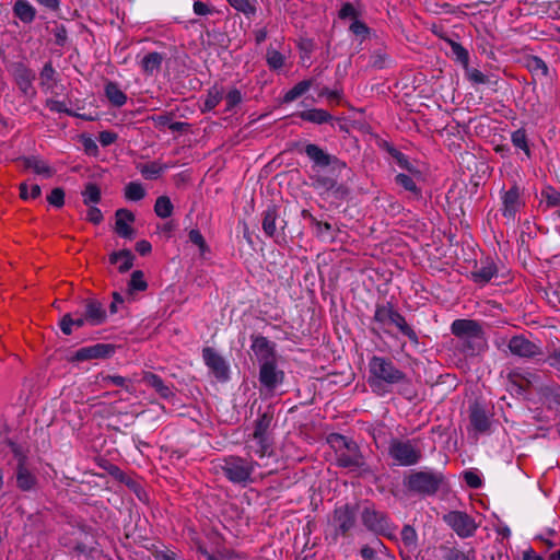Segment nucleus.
I'll return each mask as SVG.
<instances>
[{"mask_svg": "<svg viewBox=\"0 0 560 560\" xmlns=\"http://www.w3.org/2000/svg\"><path fill=\"white\" fill-rule=\"evenodd\" d=\"M388 455L397 465L407 467L418 464L422 452L416 440L392 439Z\"/></svg>", "mask_w": 560, "mask_h": 560, "instance_id": "8", "label": "nucleus"}, {"mask_svg": "<svg viewBox=\"0 0 560 560\" xmlns=\"http://www.w3.org/2000/svg\"><path fill=\"white\" fill-rule=\"evenodd\" d=\"M350 31L362 38H365L369 34V27L366 24L358 19L353 20V22L350 25Z\"/></svg>", "mask_w": 560, "mask_h": 560, "instance_id": "62", "label": "nucleus"}, {"mask_svg": "<svg viewBox=\"0 0 560 560\" xmlns=\"http://www.w3.org/2000/svg\"><path fill=\"white\" fill-rule=\"evenodd\" d=\"M524 202L521 198L520 188L511 187L502 195V214L506 219H514L516 213L522 209Z\"/></svg>", "mask_w": 560, "mask_h": 560, "instance_id": "18", "label": "nucleus"}, {"mask_svg": "<svg viewBox=\"0 0 560 560\" xmlns=\"http://www.w3.org/2000/svg\"><path fill=\"white\" fill-rule=\"evenodd\" d=\"M266 463H259L256 459L229 455L220 460L219 467L224 477L234 485L245 487L256 481L257 477H265L267 472H257V468L265 467ZM270 474V471H268Z\"/></svg>", "mask_w": 560, "mask_h": 560, "instance_id": "3", "label": "nucleus"}, {"mask_svg": "<svg viewBox=\"0 0 560 560\" xmlns=\"http://www.w3.org/2000/svg\"><path fill=\"white\" fill-rule=\"evenodd\" d=\"M357 510L354 506L343 504L337 506L332 515V526L335 528L334 539L338 536H346L355 525Z\"/></svg>", "mask_w": 560, "mask_h": 560, "instance_id": "12", "label": "nucleus"}, {"mask_svg": "<svg viewBox=\"0 0 560 560\" xmlns=\"http://www.w3.org/2000/svg\"><path fill=\"white\" fill-rule=\"evenodd\" d=\"M165 56L158 51L147 54L140 61V67L145 75H153L161 69Z\"/></svg>", "mask_w": 560, "mask_h": 560, "instance_id": "27", "label": "nucleus"}, {"mask_svg": "<svg viewBox=\"0 0 560 560\" xmlns=\"http://www.w3.org/2000/svg\"><path fill=\"white\" fill-rule=\"evenodd\" d=\"M20 161L24 170H32L37 175L50 178L55 174L52 167L49 166L46 161L42 160L38 156H26L22 158Z\"/></svg>", "mask_w": 560, "mask_h": 560, "instance_id": "25", "label": "nucleus"}, {"mask_svg": "<svg viewBox=\"0 0 560 560\" xmlns=\"http://www.w3.org/2000/svg\"><path fill=\"white\" fill-rule=\"evenodd\" d=\"M36 483L35 476L20 462L16 469V485L22 491L33 489Z\"/></svg>", "mask_w": 560, "mask_h": 560, "instance_id": "36", "label": "nucleus"}, {"mask_svg": "<svg viewBox=\"0 0 560 560\" xmlns=\"http://www.w3.org/2000/svg\"><path fill=\"white\" fill-rule=\"evenodd\" d=\"M470 423L478 432H486L490 427V419L486 411L479 406H475L470 410Z\"/></svg>", "mask_w": 560, "mask_h": 560, "instance_id": "37", "label": "nucleus"}, {"mask_svg": "<svg viewBox=\"0 0 560 560\" xmlns=\"http://www.w3.org/2000/svg\"><path fill=\"white\" fill-rule=\"evenodd\" d=\"M115 232L124 238H132L135 230L131 224L135 222V214L128 209H118L115 213Z\"/></svg>", "mask_w": 560, "mask_h": 560, "instance_id": "22", "label": "nucleus"}, {"mask_svg": "<svg viewBox=\"0 0 560 560\" xmlns=\"http://www.w3.org/2000/svg\"><path fill=\"white\" fill-rule=\"evenodd\" d=\"M46 107L55 113H65L67 115H74L71 109H69L63 101H58L54 98H48L46 101Z\"/></svg>", "mask_w": 560, "mask_h": 560, "instance_id": "57", "label": "nucleus"}, {"mask_svg": "<svg viewBox=\"0 0 560 560\" xmlns=\"http://www.w3.org/2000/svg\"><path fill=\"white\" fill-rule=\"evenodd\" d=\"M86 220L93 224H100L103 221V213L97 207L89 206Z\"/></svg>", "mask_w": 560, "mask_h": 560, "instance_id": "63", "label": "nucleus"}, {"mask_svg": "<svg viewBox=\"0 0 560 560\" xmlns=\"http://www.w3.org/2000/svg\"><path fill=\"white\" fill-rule=\"evenodd\" d=\"M142 382L152 387L162 398L167 399L174 396L172 387L166 385L164 381L154 373L144 372Z\"/></svg>", "mask_w": 560, "mask_h": 560, "instance_id": "26", "label": "nucleus"}, {"mask_svg": "<svg viewBox=\"0 0 560 560\" xmlns=\"http://www.w3.org/2000/svg\"><path fill=\"white\" fill-rule=\"evenodd\" d=\"M360 556L363 560H394L395 557L388 548L378 538H374L370 544H365L360 549Z\"/></svg>", "mask_w": 560, "mask_h": 560, "instance_id": "19", "label": "nucleus"}, {"mask_svg": "<svg viewBox=\"0 0 560 560\" xmlns=\"http://www.w3.org/2000/svg\"><path fill=\"white\" fill-rule=\"evenodd\" d=\"M228 2L246 16H252L256 13V7L250 0H228Z\"/></svg>", "mask_w": 560, "mask_h": 560, "instance_id": "53", "label": "nucleus"}, {"mask_svg": "<svg viewBox=\"0 0 560 560\" xmlns=\"http://www.w3.org/2000/svg\"><path fill=\"white\" fill-rule=\"evenodd\" d=\"M369 385L374 393L385 394L387 385H409L410 378L385 357L373 355L369 361Z\"/></svg>", "mask_w": 560, "mask_h": 560, "instance_id": "2", "label": "nucleus"}, {"mask_svg": "<svg viewBox=\"0 0 560 560\" xmlns=\"http://www.w3.org/2000/svg\"><path fill=\"white\" fill-rule=\"evenodd\" d=\"M539 394L549 408H553L560 412V385L555 383L544 385L539 388Z\"/></svg>", "mask_w": 560, "mask_h": 560, "instance_id": "28", "label": "nucleus"}, {"mask_svg": "<svg viewBox=\"0 0 560 560\" xmlns=\"http://www.w3.org/2000/svg\"><path fill=\"white\" fill-rule=\"evenodd\" d=\"M393 158L396 160L397 164L401 167V168H405L407 170L409 173H411L413 176L418 177V178H421V172L419 170H417L408 160V158L397 151V150H394V152L392 153Z\"/></svg>", "mask_w": 560, "mask_h": 560, "instance_id": "50", "label": "nucleus"}, {"mask_svg": "<svg viewBox=\"0 0 560 560\" xmlns=\"http://www.w3.org/2000/svg\"><path fill=\"white\" fill-rule=\"evenodd\" d=\"M443 520L460 538L474 536L478 528L475 520L462 511H451L443 516Z\"/></svg>", "mask_w": 560, "mask_h": 560, "instance_id": "10", "label": "nucleus"}, {"mask_svg": "<svg viewBox=\"0 0 560 560\" xmlns=\"http://www.w3.org/2000/svg\"><path fill=\"white\" fill-rule=\"evenodd\" d=\"M97 383L102 387L116 386L125 388L127 392L131 390L130 381L120 375H109L101 373L97 375Z\"/></svg>", "mask_w": 560, "mask_h": 560, "instance_id": "40", "label": "nucleus"}, {"mask_svg": "<svg viewBox=\"0 0 560 560\" xmlns=\"http://www.w3.org/2000/svg\"><path fill=\"white\" fill-rule=\"evenodd\" d=\"M13 12L23 23H32L36 16L35 8L26 0H18L14 3Z\"/></svg>", "mask_w": 560, "mask_h": 560, "instance_id": "38", "label": "nucleus"}, {"mask_svg": "<svg viewBox=\"0 0 560 560\" xmlns=\"http://www.w3.org/2000/svg\"><path fill=\"white\" fill-rule=\"evenodd\" d=\"M498 277V268L495 264L491 260H485L480 262V266L477 267L471 272V279L475 283L479 285H486L492 279Z\"/></svg>", "mask_w": 560, "mask_h": 560, "instance_id": "23", "label": "nucleus"}, {"mask_svg": "<svg viewBox=\"0 0 560 560\" xmlns=\"http://www.w3.org/2000/svg\"><path fill=\"white\" fill-rule=\"evenodd\" d=\"M40 187L37 184L31 185L30 190L28 185L26 183H22L20 185V196L22 199H35L40 196Z\"/></svg>", "mask_w": 560, "mask_h": 560, "instance_id": "56", "label": "nucleus"}, {"mask_svg": "<svg viewBox=\"0 0 560 560\" xmlns=\"http://www.w3.org/2000/svg\"><path fill=\"white\" fill-rule=\"evenodd\" d=\"M389 63V58L381 50L374 51L370 58V65L376 69H383Z\"/></svg>", "mask_w": 560, "mask_h": 560, "instance_id": "58", "label": "nucleus"}, {"mask_svg": "<svg viewBox=\"0 0 560 560\" xmlns=\"http://www.w3.org/2000/svg\"><path fill=\"white\" fill-rule=\"evenodd\" d=\"M466 79L472 84H487L489 78L476 68H471L469 63L464 68Z\"/></svg>", "mask_w": 560, "mask_h": 560, "instance_id": "51", "label": "nucleus"}, {"mask_svg": "<svg viewBox=\"0 0 560 560\" xmlns=\"http://www.w3.org/2000/svg\"><path fill=\"white\" fill-rule=\"evenodd\" d=\"M363 525L371 532L383 535L389 539L395 538V526L390 523L388 516L374 508L365 506L361 513Z\"/></svg>", "mask_w": 560, "mask_h": 560, "instance_id": "9", "label": "nucleus"}, {"mask_svg": "<svg viewBox=\"0 0 560 560\" xmlns=\"http://www.w3.org/2000/svg\"><path fill=\"white\" fill-rule=\"evenodd\" d=\"M508 347L513 355L526 359L536 358L542 353L538 345L532 342L522 335L512 337Z\"/></svg>", "mask_w": 560, "mask_h": 560, "instance_id": "16", "label": "nucleus"}, {"mask_svg": "<svg viewBox=\"0 0 560 560\" xmlns=\"http://www.w3.org/2000/svg\"><path fill=\"white\" fill-rule=\"evenodd\" d=\"M224 97L226 104L225 112L233 110V108L241 104L243 101V95L241 91L236 88H233L230 91H228Z\"/></svg>", "mask_w": 560, "mask_h": 560, "instance_id": "55", "label": "nucleus"}, {"mask_svg": "<svg viewBox=\"0 0 560 560\" xmlns=\"http://www.w3.org/2000/svg\"><path fill=\"white\" fill-rule=\"evenodd\" d=\"M301 119L315 124L323 125L330 122L332 120V116L323 108H310L296 114Z\"/></svg>", "mask_w": 560, "mask_h": 560, "instance_id": "30", "label": "nucleus"}, {"mask_svg": "<svg viewBox=\"0 0 560 560\" xmlns=\"http://www.w3.org/2000/svg\"><path fill=\"white\" fill-rule=\"evenodd\" d=\"M278 210L275 206L268 207L262 213V231L268 237H276L277 235V222Z\"/></svg>", "mask_w": 560, "mask_h": 560, "instance_id": "34", "label": "nucleus"}, {"mask_svg": "<svg viewBox=\"0 0 560 560\" xmlns=\"http://www.w3.org/2000/svg\"><path fill=\"white\" fill-rule=\"evenodd\" d=\"M84 314L88 324L92 326L101 325L106 319V311L101 302L94 299H89L84 304Z\"/></svg>", "mask_w": 560, "mask_h": 560, "instance_id": "24", "label": "nucleus"}, {"mask_svg": "<svg viewBox=\"0 0 560 560\" xmlns=\"http://www.w3.org/2000/svg\"><path fill=\"white\" fill-rule=\"evenodd\" d=\"M401 540L404 545L408 548H416L418 541V535L416 529L411 525H404L401 529Z\"/></svg>", "mask_w": 560, "mask_h": 560, "instance_id": "52", "label": "nucleus"}, {"mask_svg": "<svg viewBox=\"0 0 560 560\" xmlns=\"http://www.w3.org/2000/svg\"><path fill=\"white\" fill-rule=\"evenodd\" d=\"M451 332L456 338L455 348L465 357L478 355L487 348L485 330L477 320L455 319Z\"/></svg>", "mask_w": 560, "mask_h": 560, "instance_id": "1", "label": "nucleus"}, {"mask_svg": "<svg viewBox=\"0 0 560 560\" xmlns=\"http://www.w3.org/2000/svg\"><path fill=\"white\" fill-rule=\"evenodd\" d=\"M312 86V81L304 80L295 84L291 90H289L284 96L283 102L284 103H291L302 96L304 93H306L310 88Z\"/></svg>", "mask_w": 560, "mask_h": 560, "instance_id": "48", "label": "nucleus"}, {"mask_svg": "<svg viewBox=\"0 0 560 560\" xmlns=\"http://www.w3.org/2000/svg\"><path fill=\"white\" fill-rule=\"evenodd\" d=\"M525 66L528 71L538 78H547L549 75V68L547 63L538 56H529L526 58Z\"/></svg>", "mask_w": 560, "mask_h": 560, "instance_id": "41", "label": "nucleus"}, {"mask_svg": "<svg viewBox=\"0 0 560 560\" xmlns=\"http://www.w3.org/2000/svg\"><path fill=\"white\" fill-rule=\"evenodd\" d=\"M12 74L23 95L30 96L35 94L33 82L36 75L33 70L19 62L13 66Z\"/></svg>", "mask_w": 560, "mask_h": 560, "instance_id": "17", "label": "nucleus"}, {"mask_svg": "<svg viewBox=\"0 0 560 560\" xmlns=\"http://www.w3.org/2000/svg\"><path fill=\"white\" fill-rule=\"evenodd\" d=\"M272 421V416L264 412L254 422V431L245 440L246 457L255 459L259 463L270 457L273 453L272 441L268 431Z\"/></svg>", "mask_w": 560, "mask_h": 560, "instance_id": "4", "label": "nucleus"}, {"mask_svg": "<svg viewBox=\"0 0 560 560\" xmlns=\"http://www.w3.org/2000/svg\"><path fill=\"white\" fill-rule=\"evenodd\" d=\"M205 364L219 381L229 378V365L225 360L212 348L207 347L202 350Z\"/></svg>", "mask_w": 560, "mask_h": 560, "instance_id": "15", "label": "nucleus"}, {"mask_svg": "<svg viewBox=\"0 0 560 560\" xmlns=\"http://www.w3.org/2000/svg\"><path fill=\"white\" fill-rule=\"evenodd\" d=\"M105 95L112 105L121 107L127 103V95L116 82H107L105 84Z\"/></svg>", "mask_w": 560, "mask_h": 560, "instance_id": "39", "label": "nucleus"}, {"mask_svg": "<svg viewBox=\"0 0 560 560\" xmlns=\"http://www.w3.org/2000/svg\"><path fill=\"white\" fill-rule=\"evenodd\" d=\"M464 480L470 488L474 489L480 488L482 483L480 477L471 470L464 472Z\"/></svg>", "mask_w": 560, "mask_h": 560, "instance_id": "64", "label": "nucleus"}, {"mask_svg": "<svg viewBox=\"0 0 560 560\" xmlns=\"http://www.w3.org/2000/svg\"><path fill=\"white\" fill-rule=\"evenodd\" d=\"M192 10L195 14L200 16L211 15L215 12L210 4L202 1H195L192 4Z\"/></svg>", "mask_w": 560, "mask_h": 560, "instance_id": "61", "label": "nucleus"}, {"mask_svg": "<svg viewBox=\"0 0 560 560\" xmlns=\"http://www.w3.org/2000/svg\"><path fill=\"white\" fill-rule=\"evenodd\" d=\"M373 322L386 332L388 327L394 326L412 343H419V337L415 329L408 325L406 318L389 302L376 305Z\"/></svg>", "mask_w": 560, "mask_h": 560, "instance_id": "5", "label": "nucleus"}, {"mask_svg": "<svg viewBox=\"0 0 560 560\" xmlns=\"http://www.w3.org/2000/svg\"><path fill=\"white\" fill-rule=\"evenodd\" d=\"M421 178H418L413 176L411 173L404 174L399 173L395 177V182L397 185L402 187L405 190L410 192L415 198L421 197V189L417 185V180H420Z\"/></svg>", "mask_w": 560, "mask_h": 560, "instance_id": "35", "label": "nucleus"}, {"mask_svg": "<svg viewBox=\"0 0 560 560\" xmlns=\"http://www.w3.org/2000/svg\"><path fill=\"white\" fill-rule=\"evenodd\" d=\"M451 55L455 61L462 65L463 68H467L469 63V52L459 43L450 40Z\"/></svg>", "mask_w": 560, "mask_h": 560, "instance_id": "44", "label": "nucleus"}, {"mask_svg": "<svg viewBox=\"0 0 560 560\" xmlns=\"http://www.w3.org/2000/svg\"><path fill=\"white\" fill-rule=\"evenodd\" d=\"M83 203L85 206L96 205L101 200V189L94 183H88L82 191Z\"/></svg>", "mask_w": 560, "mask_h": 560, "instance_id": "47", "label": "nucleus"}, {"mask_svg": "<svg viewBox=\"0 0 560 560\" xmlns=\"http://www.w3.org/2000/svg\"><path fill=\"white\" fill-rule=\"evenodd\" d=\"M284 380V373L278 369L276 360L260 363L259 382L268 390H273Z\"/></svg>", "mask_w": 560, "mask_h": 560, "instance_id": "14", "label": "nucleus"}, {"mask_svg": "<svg viewBox=\"0 0 560 560\" xmlns=\"http://www.w3.org/2000/svg\"><path fill=\"white\" fill-rule=\"evenodd\" d=\"M303 152L313 162V167L331 166L332 170L336 171H342L347 167V164L343 161L338 159L336 155L327 153L315 143H307L304 147Z\"/></svg>", "mask_w": 560, "mask_h": 560, "instance_id": "11", "label": "nucleus"}, {"mask_svg": "<svg viewBox=\"0 0 560 560\" xmlns=\"http://www.w3.org/2000/svg\"><path fill=\"white\" fill-rule=\"evenodd\" d=\"M267 63L270 69H280L284 65V57L281 52L273 48H269L266 55Z\"/></svg>", "mask_w": 560, "mask_h": 560, "instance_id": "54", "label": "nucleus"}, {"mask_svg": "<svg viewBox=\"0 0 560 560\" xmlns=\"http://www.w3.org/2000/svg\"><path fill=\"white\" fill-rule=\"evenodd\" d=\"M224 90L222 86L214 84L211 86L205 96L202 106L200 107L202 113L213 110L223 100Z\"/></svg>", "mask_w": 560, "mask_h": 560, "instance_id": "31", "label": "nucleus"}, {"mask_svg": "<svg viewBox=\"0 0 560 560\" xmlns=\"http://www.w3.org/2000/svg\"><path fill=\"white\" fill-rule=\"evenodd\" d=\"M188 236L189 241L199 247L201 254H205L208 250V245L199 230H190Z\"/></svg>", "mask_w": 560, "mask_h": 560, "instance_id": "59", "label": "nucleus"}, {"mask_svg": "<svg viewBox=\"0 0 560 560\" xmlns=\"http://www.w3.org/2000/svg\"><path fill=\"white\" fill-rule=\"evenodd\" d=\"M135 255L129 249H121L109 255V262L116 265L119 272L124 273L133 266Z\"/></svg>", "mask_w": 560, "mask_h": 560, "instance_id": "29", "label": "nucleus"}, {"mask_svg": "<svg viewBox=\"0 0 560 560\" xmlns=\"http://www.w3.org/2000/svg\"><path fill=\"white\" fill-rule=\"evenodd\" d=\"M147 192L141 183L130 182L125 187V198L129 201H139L145 197Z\"/></svg>", "mask_w": 560, "mask_h": 560, "instance_id": "46", "label": "nucleus"}, {"mask_svg": "<svg viewBox=\"0 0 560 560\" xmlns=\"http://www.w3.org/2000/svg\"><path fill=\"white\" fill-rule=\"evenodd\" d=\"M170 165L156 160L153 162H149L145 164H138L137 170L141 173V175L145 179H156L159 178Z\"/></svg>", "mask_w": 560, "mask_h": 560, "instance_id": "32", "label": "nucleus"}, {"mask_svg": "<svg viewBox=\"0 0 560 560\" xmlns=\"http://www.w3.org/2000/svg\"><path fill=\"white\" fill-rule=\"evenodd\" d=\"M115 352V348L109 343H96L93 346L79 349L74 359L77 361H86L92 359H104L110 357Z\"/></svg>", "mask_w": 560, "mask_h": 560, "instance_id": "20", "label": "nucleus"}, {"mask_svg": "<svg viewBox=\"0 0 560 560\" xmlns=\"http://www.w3.org/2000/svg\"><path fill=\"white\" fill-rule=\"evenodd\" d=\"M252 350L255 353L259 364L266 361L276 360L275 343L264 336L252 337Z\"/></svg>", "mask_w": 560, "mask_h": 560, "instance_id": "21", "label": "nucleus"}, {"mask_svg": "<svg viewBox=\"0 0 560 560\" xmlns=\"http://www.w3.org/2000/svg\"><path fill=\"white\" fill-rule=\"evenodd\" d=\"M327 441L335 450L338 466L359 468L363 465V457L355 442L338 433L330 434Z\"/></svg>", "mask_w": 560, "mask_h": 560, "instance_id": "6", "label": "nucleus"}, {"mask_svg": "<svg viewBox=\"0 0 560 560\" xmlns=\"http://www.w3.org/2000/svg\"><path fill=\"white\" fill-rule=\"evenodd\" d=\"M443 482V474L433 469L413 471L405 479L406 488L421 495H434Z\"/></svg>", "mask_w": 560, "mask_h": 560, "instance_id": "7", "label": "nucleus"}, {"mask_svg": "<svg viewBox=\"0 0 560 560\" xmlns=\"http://www.w3.org/2000/svg\"><path fill=\"white\" fill-rule=\"evenodd\" d=\"M174 210L173 203L167 196H160L155 200L154 212L161 219H166L172 215Z\"/></svg>", "mask_w": 560, "mask_h": 560, "instance_id": "43", "label": "nucleus"}, {"mask_svg": "<svg viewBox=\"0 0 560 560\" xmlns=\"http://www.w3.org/2000/svg\"><path fill=\"white\" fill-rule=\"evenodd\" d=\"M148 288V283L144 279V275L141 270H136L131 273L128 282L127 295L131 296L135 292L144 291Z\"/></svg>", "mask_w": 560, "mask_h": 560, "instance_id": "42", "label": "nucleus"}, {"mask_svg": "<svg viewBox=\"0 0 560 560\" xmlns=\"http://www.w3.org/2000/svg\"><path fill=\"white\" fill-rule=\"evenodd\" d=\"M47 201L57 208H61L65 205V191L61 188H55L47 197Z\"/></svg>", "mask_w": 560, "mask_h": 560, "instance_id": "60", "label": "nucleus"}, {"mask_svg": "<svg viewBox=\"0 0 560 560\" xmlns=\"http://www.w3.org/2000/svg\"><path fill=\"white\" fill-rule=\"evenodd\" d=\"M433 560H476V550L470 547L462 550L450 544H441L432 549Z\"/></svg>", "mask_w": 560, "mask_h": 560, "instance_id": "13", "label": "nucleus"}, {"mask_svg": "<svg viewBox=\"0 0 560 560\" xmlns=\"http://www.w3.org/2000/svg\"><path fill=\"white\" fill-rule=\"evenodd\" d=\"M56 71L50 62L45 63L40 71V86L45 91H49L56 83Z\"/></svg>", "mask_w": 560, "mask_h": 560, "instance_id": "45", "label": "nucleus"}, {"mask_svg": "<svg viewBox=\"0 0 560 560\" xmlns=\"http://www.w3.org/2000/svg\"><path fill=\"white\" fill-rule=\"evenodd\" d=\"M310 178L312 180V186L323 192L339 191L341 188L338 185L337 179L328 175L314 174Z\"/></svg>", "mask_w": 560, "mask_h": 560, "instance_id": "33", "label": "nucleus"}, {"mask_svg": "<svg viewBox=\"0 0 560 560\" xmlns=\"http://www.w3.org/2000/svg\"><path fill=\"white\" fill-rule=\"evenodd\" d=\"M511 141L515 148L522 150L527 156L530 155L527 135L524 129H517L514 132H512Z\"/></svg>", "mask_w": 560, "mask_h": 560, "instance_id": "49", "label": "nucleus"}]
</instances>
